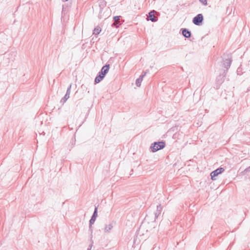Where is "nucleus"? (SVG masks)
Returning <instances> with one entry per match:
<instances>
[{
	"label": "nucleus",
	"mask_w": 250,
	"mask_h": 250,
	"mask_svg": "<svg viewBox=\"0 0 250 250\" xmlns=\"http://www.w3.org/2000/svg\"><path fill=\"white\" fill-rule=\"evenodd\" d=\"M92 225V224H91L89 223V230L91 231V233H92V231H93Z\"/></svg>",
	"instance_id": "obj_17"
},
{
	"label": "nucleus",
	"mask_w": 250,
	"mask_h": 250,
	"mask_svg": "<svg viewBox=\"0 0 250 250\" xmlns=\"http://www.w3.org/2000/svg\"><path fill=\"white\" fill-rule=\"evenodd\" d=\"M201 3H202L204 5H207V0H199Z\"/></svg>",
	"instance_id": "obj_16"
},
{
	"label": "nucleus",
	"mask_w": 250,
	"mask_h": 250,
	"mask_svg": "<svg viewBox=\"0 0 250 250\" xmlns=\"http://www.w3.org/2000/svg\"><path fill=\"white\" fill-rule=\"evenodd\" d=\"M162 210V206L160 204L157 206V210L155 213V219L157 218L161 213Z\"/></svg>",
	"instance_id": "obj_11"
},
{
	"label": "nucleus",
	"mask_w": 250,
	"mask_h": 250,
	"mask_svg": "<svg viewBox=\"0 0 250 250\" xmlns=\"http://www.w3.org/2000/svg\"><path fill=\"white\" fill-rule=\"evenodd\" d=\"M165 146V143L162 142H155L151 144L150 149L153 152H156L159 150L163 149Z\"/></svg>",
	"instance_id": "obj_1"
},
{
	"label": "nucleus",
	"mask_w": 250,
	"mask_h": 250,
	"mask_svg": "<svg viewBox=\"0 0 250 250\" xmlns=\"http://www.w3.org/2000/svg\"><path fill=\"white\" fill-rule=\"evenodd\" d=\"M109 68V64H106L104 66L100 72L102 73V75H103L104 76H105V74L108 72Z\"/></svg>",
	"instance_id": "obj_8"
},
{
	"label": "nucleus",
	"mask_w": 250,
	"mask_h": 250,
	"mask_svg": "<svg viewBox=\"0 0 250 250\" xmlns=\"http://www.w3.org/2000/svg\"><path fill=\"white\" fill-rule=\"evenodd\" d=\"M104 77L103 75H102L100 72H99V74L96 76L95 79V83H100Z\"/></svg>",
	"instance_id": "obj_13"
},
{
	"label": "nucleus",
	"mask_w": 250,
	"mask_h": 250,
	"mask_svg": "<svg viewBox=\"0 0 250 250\" xmlns=\"http://www.w3.org/2000/svg\"><path fill=\"white\" fill-rule=\"evenodd\" d=\"M92 247V244H91L90 245H89V248L87 249V250H91Z\"/></svg>",
	"instance_id": "obj_19"
},
{
	"label": "nucleus",
	"mask_w": 250,
	"mask_h": 250,
	"mask_svg": "<svg viewBox=\"0 0 250 250\" xmlns=\"http://www.w3.org/2000/svg\"><path fill=\"white\" fill-rule=\"evenodd\" d=\"M156 12L155 10L151 11L148 13V16L147 17V20H150L152 22H156L158 21V18L155 16V13Z\"/></svg>",
	"instance_id": "obj_6"
},
{
	"label": "nucleus",
	"mask_w": 250,
	"mask_h": 250,
	"mask_svg": "<svg viewBox=\"0 0 250 250\" xmlns=\"http://www.w3.org/2000/svg\"><path fill=\"white\" fill-rule=\"evenodd\" d=\"M249 171H250V167H248L246 168L244 170V172H248Z\"/></svg>",
	"instance_id": "obj_18"
},
{
	"label": "nucleus",
	"mask_w": 250,
	"mask_h": 250,
	"mask_svg": "<svg viewBox=\"0 0 250 250\" xmlns=\"http://www.w3.org/2000/svg\"><path fill=\"white\" fill-rule=\"evenodd\" d=\"M71 86H72V84H70V85L69 86V87L67 89L65 95L61 100V103H62V104H64V103H65L66 101L70 97V92H71Z\"/></svg>",
	"instance_id": "obj_4"
},
{
	"label": "nucleus",
	"mask_w": 250,
	"mask_h": 250,
	"mask_svg": "<svg viewBox=\"0 0 250 250\" xmlns=\"http://www.w3.org/2000/svg\"><path fill=\"white\" fill-rule=\"evenodd\" d=\"M225 170L224 168L223 167H219L216 170L213 171L210 173L211 178L212 180H215L214 179V177L217 176L218 174L222 173Z\"/></svg>",
	"instance_id": "obj_5"
},
{
	"label": "nucleus",
	"mask_w": 250,
	"mask_h": 250,
	"mask_svg": "<svg viewBox=\"0 0 250 250\" xmlns=\"http://www.w3.org/2000/svg\"><path fill=\"white\" fill-rule=\"evenodd\" d=\"M113 228V223H110L108 225H105V227L104 228V231L106 233H108Z\"/></svg>",
	"instance_id": "obj_10"
},
{
	"label": "nucleus",
	"mask_w": 250,
	"mask_h": 250,
	"mask_svg": "<svg viewBox=\"0 0 250 250\" xmlns=\"http://www.w3.org/2000/svg\"><path fill=\"white\" fill-rule=\"evenodd\" d=\"M97 208H95L94 209V211L93 214L89 221V223L91 224H93L96 220V219L97 217Z\"/></svg>",
	"instance_id": "obj_7"
},
{
	"label": "nucleus",
	"mask_w": 250,
	"mask_h": 250,
	"mask_svg": "<svg viewBox=\"0 0 250 250\" xmlns=\"http://www.w3.org/2000/svg\"><path fill=\"white\" fill-rule=\"evenodd\" d=\"M224 59L225 60H224L223 66L227 70H228L232 62L231 57L230 55H228L227 57L224 58Z\"/></svg>",
	"instance_id": "obj_3"
},
{
	"label": "nucleus",
	"mask_w": 250,
	"mask_h": 250,
	"mask_svg": "<svg viewBox=\"0 0 250 250\" xmlns=\"http://www.w3.org/2000/svg\"><path fill=\"white\" fill-rule=\"evenodd\" d=\"M101 31L100 27L95 28L93 30V34L96 35H98Z\"/></svg>",
	"instance_id": "obj_15"
},
{
	"label": "nucleus",
	"mask_w": 250,
	"mask_h": 250,
	"mask_svg": "<svg viewBox=\"0 0 250 250\" xmlns=\"http://www.w3.org/2000/svg\"><path fill=\"white\" fill-rule=\"evenodd\" d=\"M203 16L202 14H199L193 18L192 22L196 25H200L203 22Z\"/></svg>",
	"instance_id": "obj_2"
},
{
	"label": "nucleus",
	"mask_w": 250,
	"mask_h": 250,
	"mask_svg": "<svg viewBox=\"0 0 250 250\" xmlns=\"http://www.w3.org/2000/svg\"><path fill=\"white\" fill-rule=\"evenodd\" d=\"M182 34L186 38H188L191 36L190 32L186 28L182 29Z\"/></svg>",
	"instance_id": "obj_12"
},
{
	"label": "nucleus",
	"mask_w": 250,
	"mask_h": 250,
	"mask_svg": "<svg viewBox=\"0 0 250 250\" xmlns=\"http://www.w3.org/2000/svg\"><path fill=\"white\" fill-rule=\"evenodd\" d=\"M147 72H145L144 74L141 75L139 78H138L136 81V84L137 86L139 87L141 85V83L143 81V79L144 76L146 75Z\"/></svg>",
	"instance_id": "obj_9"
},
{
	"label": "nucleus",
	"mask_w": 250,
	"mask_h": 250,
	"mask_svg": "<svg viewBox=\"0 0 250 250\" xmlns=\"http://www.w3.org/2000/svg\"><path fill=\"white\" fill-rule=\"evenodd\" d=\"M120 16H115L114 17V20L115 21V22L112 24V25H114L116 27H118L119 24V21L120 20Z\"/></svg>",
	"instance_id": "obj_14"
}]
</instances>
